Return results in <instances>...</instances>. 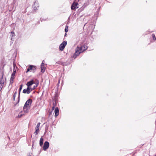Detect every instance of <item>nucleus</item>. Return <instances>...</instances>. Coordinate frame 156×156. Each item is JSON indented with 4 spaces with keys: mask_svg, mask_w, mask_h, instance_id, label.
<instances>
[{
    "mask_svg": "<svg viewBox=\"0 0 156 156\" xmlns=\"http://www.w3.org/2000/svg\"><path fill=\"white\" fill-rule=\"evenodd\" d=\"M11 34H12V36H14V33L13 32H11Z\"/></svg>",
    "mask_w": 156,
    "mask_h": 156,
    "instance_id": "nucleus-25",
    "label": "nucleus"
},
{
    "mask_svg": "<svg viewBox=\"0 0 156 156\" xmlns=\"http://www.w3.org/2000/svg\"><path fill=\"white\" fill-rule=\"evenodd\" d=\"M43 141H44V138H43L42 137H41V138H40V145L41 146L43 144Z\"/></svg>",
    "mask_w": 156,
    "mask_h": 156,
    "instance_id": "nucleus-15",
    "label": "nucleus"
},
{
    "mask_svg": "<svg viewBox=\"0 0 156 156\" xmlns=\"http://www.w3.org/2000/svg\"><path fill=\"white\" fill-rule=\"evenodd\" d=\"M30 69V72H34L36 70V66L32 65L29 66Z\"/></svg>",
    "mask_w": 156,
    "mask_h": 156,
    "instance_id": "nucleus-8",
    "label": "nucleus"
},
{
    "mask_svg": "<svg viewBox=\"0 0 156 156\" xmlns=\"http://www.w3.org/2000/svg\"><path fill=\"white\" fill-rule=\"evenodd\" d=\"M55 108V106H53L52 107V110H53L54 109V108Z\"/></svg>",
    "mask_w": 156,
    "mask_h": 156,
    "instance_id": "nucleus-27",
    "label": "nucleus"
},
{
    "mask_svg": "<svg viewBox=\"0 0 156 156\" xmlns=\"http://www.w3.org/2000/svg\"><path fill=\"white\" fill-rule=\"evenodd\" d=\"M152 37H153V40H155L156 39V38H155V35L154 34H152Z\"/></svg>",
    "mask_w": 156,
    "mask_h": 156,
    "instance_id": "nucleus-23",
    "label": "nucleus"
},
{
    "mask_svg": "<svg viewBox=\"0 0 156 156\" xmlns=\"http://www.w3.org/2000/svg\"><path fill=\"white\" fill-rule=\"evenodd\" d=\"M77 5L78 3L77 2H73L71 6V9L73 10H74L76 8H78V7L77 6Z\"/></svg>",
    "mask_w": 156,
    "mask_h": 156,
    "instance_id": "nucleus-9",
    "label": "nucleus"
},
{
    "mask_svg": "<svg viewBox=\"0 0 156 156\" xmlns=\"http://www.w3.org/2000/svg\"><path fill=\"white\" fill-rule=\"evenodd\" d=\"M66 34H65V36L66 35Z\"/></svg>",
    "mask_w": 156,
    "mask_h": 156,
    "instance_id": "nucleus-30",
    "label": "nucleus"
},
{
    "mask_svg": "<svg viewBox=\"0 0 156 156\" xmlns=\"http://www.w3.org/2000/svg\"><path fill=\"white\" fill-rule=\"evenodd\" d=\"M68 27L67 26H66V28L65 29V32H68Z\"/></svg>",
    "mask_w": 156,
    "mask_h": 156,
    "instance_id": "nucleus-22",
    "label": "nucleus"
},
{
    "mask_svg": "<svg viewBox=\"0 0 156 156\" xmlns=\"http://www.w3.org/2000/svg\"><path fill=\"white\" fill-rule=\"evenodd\" d=\"M37 86V85L35 86L34 85L33 88H29L27 87V89H24L23 90V93H24L29 94L30 92L34 90Z\"/></svg>",
    "mask_w": 156,
    "mask_h": 156,
    "instance_id": "nucleus-2",
    "label": "nucleus"
},
{
    "mask_svg": "<svg viewBox=\"0 0 156 156\" xmlns=\"http://www.w3.org/2000/svg\"><path fill=\"white\" fill-rule=\"evenodd\" d=\"M22 86H23V85H21L20 86V88H19V97H20V92H21V91L22 89Z\"/></svg>",
    "mask_w": 156,
    "mask_h": 156,
    "instance_id": "nucleus-16",
    "label": "nucleus"
},
{
    "mask_svg": "<svg viewBox=\"0 0 156 156\" xmlns=\"http://www.w3.org/2000/svg\"><path fill=\"white\" fill-rule=\"evenodd\" d=\"M22 112H21L20 113H19L18 117V118H20L23 115V114L22 113Z\"/></svg>",
    "mask_w": 156,
    "mask_h": 156,
    "instance_id": "nucleus-19",
    "label": "nucleus"
},
{
    "mask_svg": "<svg viewBox=\"0 0 156 156\" xmlns=\"http://www.w3.org/2000/svg\"><path fill=\"white\" fill-rule=\"evenodd\" d=\"M32 102V101L30 99H29L27 101L23 107V111L24 112L27 113L28 112Z\"/></svg>",
    "mask_w": 156,
    "mask_h": 156,
    "instance_id": "nucleus-1",
    "label": "nucleus"
},
{
    "mask_svg": "<svg viewBox=\"0 0 156 156\" xmlns=\"http://www.w3.org/2000/svg\"><path fill=\"white\" fill-rule=\"evenodd\" d=\"M15 73H16V71H14L13 72V73L11 75V77L10 78V82L11 83H13V80L14 78V77L15 76Z\"/></svg>",
    "mask_w": 156,
    "mask_h": 156,
    "instance_id": "nucleus-11",
    "label": "nucleus"
},
{
    "mask_svg": "<svg viewBox=\"0 0 156 156\" xmlns=\"http://www.w3.org/2000/svg\"><path fill=\"white\" fill-rule=\"evenodd\" d=\"M44 60L41 64V72L42 73H44L45 71V67L44 66Z\"/></svg>",
    "mask_w": 156,
    "mask_h": 156,
    "instance_id": "nucleus-7",
    "label": "nucleus"
},
{
    "mask_svg": "<svg viewBox=\"0 0 156 156\" xmlns=\"http://www.w3.org/2000/svg\"><path fill=\"white\" fill-rule=\"evenodd\" d=\"M67 44V42L66 41H64L60 45L59 47V49L61 51H63L65 47Z\"/></svg>",
    "mask_w": 156,
    "mask_h": 156,
    "instance_id": "nucleus-4",
    "label": "nucleus"
},
{
    "mask_svg": "<svg viewBox=\"0 0 156 156\" xmlns=\"http://www.w3.org/2000/svg\"><path fill=\"white\" fill-rule=\"evenodd\" d=\"M55 117H57L59 114V110L58 108L57 107L55 109Z\"/></svg>",
    "mask_w": 156,
    "mask_h": 156,
    "instance_id": "nucleus-14",
    "label": "nucleus"
},
{
    "mask_svg": "<svg viewBox=\"0 0 156 156\" xmlns=\"http://www.w3.org/2000/svg\"><path fill=\"white\" fill-rule=\"evenodd\" d=\"M35 129H36V131H35L34 133H36V134H37L38 133L39 129H38L35 128Z\"/></svg>",
    "mask_w": 156,
    "mask_h": 156,
    "instance_id": "nucleus-21",
    "label": "nucleus"
},
{
    "mask_svg": "<svg viewBox=\"0 0 156 156\" xmlns=\"http://www.w3.org/2000/svg\"><path fill=\"white\" fill-rule=\"evenodd\" d=\"M15 64L14 63H13V66H15Z\"/></svg>",
    "mask_w": 156,
    "mask_h": 156,
    "instance_id": "nucleus-29",
    "label": "nucleus"
},
{
    "mask_svg": "<svg viewBox=\"0 0 156 156\" xmlns=\"http://www.w3.org/2000/svg\"><path fill=\"white\" fill-rule=\"evenodd\" d=\"M39 7L38 4L37 2H35L33 5V8L34 10L37 9Z\"/></svg>",
    "mask_w": 156,
    "mask_h": 156,
    "instance_id": "nucleus-10",
    "label": "nucleus"
},
{
    "mask_svg": "<svg viewBox=\"0 0 156 156\" xmlns=\"http://www.w3.org/2000/svg\"><path fill=\"white\" fill-rule=\"evenodd\" d=\"M155 156H156V155H155Z\"/></svg>",
    "mask_w": 156,
    "mask_h": 156,
    "instance_id": "nucleus-31",
    "label": "nucleus"
},
{
    "mask_svg": "<svg viewBox=\"0 0 156 156\" xmlns=\"http://www.w3.org/2000/svg\"><path fill=\"white\" fill-rule=\"evenodd\" d=\"M34 141L33 142V146L34 145Z\"/></svg>",
    "mask_w": 156,
    "mask_h": 156,
    "instance_id": "nucleus-28",
    "label": "nucleus"
},
{
    "mask_svg": "<svg viewBox=\"0 0 156 156\" xmlns=\"http://www.w3.org/2000/svg\"><path fill=\"white\" fill-rule=\"evenodd\" d=\"M53 106H54L55 107V105H56V103L55 102H53Z\"/></svg>",
    "mask_w": 156,
    "mask_h": 156,
    "instance_id": "nucleus-26",
    "label": "nucleus"
},
{
    "mask_svg": "<svg viewBox=\"0 0 156 156\" xmlns=\"http://www.w3.org/2000/svg\"><path fill=\"white\" fill-rule=\"evenodd\" d=\"M49 146V143L48 141H46L44 144V145L43 147L44 150L46 151L48 148Z\"/></svg>",
    "mask_w": 156,
    "mask_h": 156,
    "instance_id": "nucleus-6",
    "label": "nucleus"
},
{
    "mask_svg": "<svg viewBox=\"0 0 156 156\" xmlns=\"http://www.w3.org/2000/svg\"><path fill=\"white\" fill-rule=\"evenodd\" d=\"M76 49L78 50L80 53L84 51L83 47H82V46L80 45L78 46Z\"/></svg>",
    "mask_w": 156,
    "mask_h": 156,
    "instance_id": "nucleus-12",
    "label": "nucleus"
},
{
    "mask_svg": "<svg viewBox=\"0 0 156 156\" xmlns=\"http://www.w3.org/2000/svg\"><path fill=\"white\" fill-rule=\"evenodd\" d=\"M82 46V47H83V48L84 51L87 49V46L86 45H84L83 46Z\"/></svg>",
    "mask_w": 156,
    "mask_h": 156,
    "instance_id": "nucleus-17",
    "label": "nucleus"
},
{
    "mask_svg": "<svg viewBox=\"0 0 156 156\" xmlns=\"http://www.w3.org/2000/svg\"><path fill=\"white\" fill-rule=\"evenodd\" d=\"M5 81V79H4L3 76L0 78V91H1L2 87L4 86V83Z\"/></svg>",
    "mask_w": 156,
    "mask_h": 156,
    "instance_id": "nucleus-3",
    "label": "nucleus"
},
{
    "mask_svg": "<svg viewBox=\"0 0 156 156\" xmlns=\"http://www.w3.org/2000/svg\"><path fill=\"white\" fill-rule=\"evenodd\" d=\"M35 82L33 80H32L31 81H29L27 82L26 85L29 88H33V87L32 86L35 84Z\"/></svg>",
    "mask_w": 156,
    "mask_h": 156,
    "instance_id": "nucleus-5",
    "label": "nucleus"
},
{
    "mask_svg": "<svg viewBox=\"0 0 156 156\" xmlns=\"http://www.w3.org/2000/svg\"><path fill=\"white\" fill-rule=\"evenodd\" d=\"M17 94V92L16 91L14 93V95H13V99L14 100H15V98L16 97V96Z\"/></svg>",
    "mask_w": 156,
    "mask_h": 156,
    "instance_id": "nucleus-18",
    "label": "nucleus"
},
{
    "mask_svg": "<svg viewBox=\"0 0 156 156\" xmlns=\"http://www.w3.org/2000/svg\"><path fill=\"white\" fill-rule=\"evenodd\" d=\"M27 72L30 71V67L29 66L28 68L27 69Z\"/></svg>",
    "mask_w": 156,
    "mask_h": 156,
    "instance_id": "nucleus-24",
    "label": "nucleus"
},
{
    "mask_svg": "<svg viewBox=\"0 0 156 156\" xmlns=\"http://www.w3.org/2000/svg\"><path fill=\"white\" fill-rule=\"evenodd\" d=\"M80 53H81L78 50L76 49L75 52L73 55V58H76L77 56H78Z\"/></svg>",
    "mask_w": 156,
    "mask_h": 156,
    "instance_id": "nucleus-13",
    "label": "nucleus"
},
{
    "mask_svg": "<svg viewBox=\"0 0 156 156\" xmlns=\"http://www.w3.org/2000/svg\"><path fill=\"white\" fill-rule=\"evenodd\" d=\"M40 122H39L37 125V126L35 128L38 129H39V127L40 126Z\"/></svg>",
    "mask_w": 156,
    "mask_h": 156,
    "instance_id": "nucleus-20",
    "label": "nucleus"
}]
</instances>
